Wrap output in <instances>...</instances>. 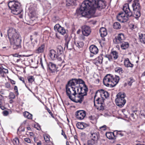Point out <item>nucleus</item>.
Returning a JSON list of instances; mask_svg holds the SVG:
<instances>
[{"label":"nucleus","mask_w":145,"mask_h":145,"mask_svg":"<svg viewBox=\"0 0 145 145\" xmlns=\"http://www.w3.org/2000/svg\"><path fill=\"white\" fill-rule=\"evenodd\" d=\"M105 99H104L102 98L101 97V98L99 97L98 98L96 99V101H95V103L96 102V103H97V105L99 104H101V102L102 101H103V103H104V101ZM95 106H96V105H94Z\"/></svg>","instance_id":"nucleus-38"},{"label":"nucleus","mask_w":145,"mask_h":145,"mask_svg":"<svg viewBox=\"0 0 145 145\" xmlns=\"http://www.w3.org/2000/svg\"><path fill=\"white\" fill-rule=\"evenodd\" d=\"M30 39L31 40V41H32V40H33V36L32 35H31L30 36Z\"/></svg>","instance_id":"nucleus-60"},{"label":"nucleus","mask_w":145,"mask_h":145,"mask_svg":"<svg viewBox=\"0 0 145 145\" xmlns=\"http://www.w3.org/2000/svg\"><path fill=\"white\" fill-rule=\"evenodd\" d=\"M7 32L8 38L13 48L17 49L20 48L22 40L19 33L12 28H10Z\"/></svg>","instance_id":"nucleus-4"},{"label":"nucleus","mask_w":145,"mask_h":145,"mask_svg":"<svg viewBox=\"0 0 145 145\" xmlns=\"http://www.w3.org/2000/svg\"><path fill=\"white\" fill-rule=\"evenodd\" d=\"M89 49L90 52L93 54H91L90 56L91 57H93L94 54H96L98 52V49L96 46L95 45H91L89 48Z\"/></svg>","instance_id":"nucleus-15"},{"label":"nucleus","mask_w":145,"mask_h":145,"mask_svg":"<svg viewBox=\"0 0 145 145\" xmlns=\"http://www.w3.org/2000/svg\"><path fill=\"white\" fill-rule=\"evenodd\" d=\"M27 79L29 82L31 84H32L35 80L34 78L32 76H30L27 77Z\"/></svg>","instance_id":"nucleus-40"},{"label":"nucleus","mask_w":145,"mask_h":145,"mask_svg":"<svg viewBox=\"0 0 145 145\" xmlns=\"http://www.w3.org/2000/svg\"><path fill=\"white\" fill-rule=\"evenodd\" d=\"M76 80L78 82L77 83L79 86L78 87V90L77 92L76 100L77 102H78V103H81L84 100V96L87 95L88 88L85 85V82L82 80L76 79Z\"/></svg>","instance_id":"nucleus-5"},{"label":"nucleus","mask_w":145,"mask_h":145,"mask_svg":"<svg viewBox=\"0 0 145 145\" xmlns=\"http://www.w3.org/2000/svg\"><path fill=\"white\" fill-rule=\"evenodd\" d=\"M37 145H41V143L40 141L39 142H38L37 143Z\"/></svg>","instance_id":"nucleus-63"},{"label":"nucleus","mask_w":145,"mask_h":145,"mask_svg":"<svg viewBox=\"0 0 145 145\" xmlns=\"http://www.w3.org/2000/svg\"><path fill=\"white\" fill-rule=\"evenodd\" d=\"M34 46L32 43H26L24 45V48L26 50H30L33 49Z\"/></svg>","instance_id":"nucleus-21"},{"label":"nucleus","mask_w":145,"mask_h":145,"mask_svg":"<svg viewBox=\"0 0 145 145\" xmlns=\"http://www.w3.org/2000/svg\"><path fill=\"white\" fill-rule=\"evenodd\" d=\"M106 7L103 0H85L80 6V9L76 10L78 14H81L84 16L88 14H92L95 12V10H100Z\"/></svg>","instance_id":"nucleus-1"},{"label":"nucleus","mask_w":145,"mask_h":145,"mask_svg":"<svg viewBox=\"0 0 145 145\" xmlns=\"http://www.w3.org/2000/svg\"><path fill=\"white\" fill-rule=\"evenodd\" d=\"M54 29L62 35H64L66 33L65 29L64 27L61 26L59 24H56L54 26Z\"/></svg>","instance_id":"nucleus-14"},{"label":"nucleus","mask_w":145,"mask_h":145,"mask_svg":"<svg viewBox=\"0 0 145 145\" xmlns=\"http://www.w3.org/2000/svg\"><path fill=\"white\" fill-rule=\"evenodd\" d=\"M138 37L140 41L144 43H145V34L139 33Z\"/></svg>","instance_id":"nucleus-27"},{"label":"nucleus","mask_w":145,"mask_h":145,"mask_svg":"<svg viewBox=\"0 0 145 145\" xmlns=\"http://www.w3.org/2000/svg\"><path fill=\"white\" fill-rule=\"evenodd\" d=\"M86 124L83 122H78L76 125L77 127L80 129H83L86 127Z\"/></svg>","instance_id":"nucleus-26"},{"label":"nucleus","mask_w":145,"mask_h":145,"mask_svg":"<svg viewBox=\"0 0 145 145\" xmlns=\"http://www.w3.org/2000/svg\"><path fill=\"white\" fill-rule=\"evenodd\" d=\"M108 58L109 60L110 61H111L112 58H113L112 57H111V55H110V56H108Z\"/></svg>","instance_id":"nucleus-57"},{"label":"nucleus","mask_w":145,"mask_h":145,"mask_svg":"<svg viewBox=\"0 0 145 145\" xmlns=\"http://www.w3.org/2000/svg\"><path fill=\"white\" fill-rule=\"evenodd\" d=\"M110 55H111V57H112L114 60L117 59L118 57V53L116 51L112 52Z\"/></svg>","instance_id":"nucleus-30"},{"label":"nucleus","mask_w":145,"mask_h":145,"mask_svg":"<svg viewBox=\"0 0 145 145\" xmlns=\"http://www.w3.org/2000/svg\"><path fill=\"white\" fill-rule=\"evenodd\" d=\"M45 49V45L44 44H42L41 46H39L35 51V53L39 54L40 53L43 52Z\"/></svg>","instance_id":"nucleus-20"},{"label":"nucleus","mask_w":145,"mask_h":145,"mask_svg":"<svg viewBox=\"0 0 145 145\" xmlns=\"http://www.w3.org/2000/svg\"><path fill=\"white\" fill-rule=\"evenodd\" d=\"M5 86L7 88H9L10 87V84L8 83L7 82L5 83Z\"/></svg>","instance_id":"nucleus-53"},{"label":"nucleus","mask_w":145,"mask_h":145,"mask_svg":"<svg viewBox=\"0 0 145 145\" xmlns=\"http://www.w3.org/2000/svg\"><path fill=\"white\" fill-rule=\"evenodd\" d=\"M103 58L102 56H99L94 60L93 62L96 65H97L98 63L102 64L103 62Z\"/></svg>","instance_id":"nucleus-24"},{"label":"nucleus","mask_w":145,"mask_h":145,"mask_svg":"<svg viewBox=\"0 0 145 145\" xmlns=\"http://www.w3.org/2000/svg\"><path fill=\"white\" fill-rule=\"evenodd\" d=\"M65 40H66V43L65 44V45L66 46L67 48L69 49H71V48H69L68 47V44L69 41V39H68L67 38H66L65 39Z\"/></svg>","instance_id":"nucleus-44"},{"label":"nucleus","mask_w":145,"mask_h":145,"mask_svg":"<svg viewBox=\"0 0 145 145\" xmlns=\"http://www.w3.org/2000/svg\"><path fill=\"white\" fill-rule=\"evenodd\" d=\"M112 75L110 74H108L106 75L104 78L103 80V83L104 85L107 86L113 87V85H112Z\"/></svg>","instance_id":"nucleus-10"},{"label":"nucleus","mask_w":145,"mask_h":145,"mask_svg":"<svg viewBox=\"0 0 145 145\" xmlns=\"http://www.w3.org/2000/svg\"><path fill=\"white\" fill-rule=\"evenodd\" d=\"M81 29L83 35L87 37L89 35L91 32V29L89 26L84 25L82 27Z\"/></svg>","instance_id":"nucleus-12"},{"label":"nucleus","mask_w":145,"mask_h":145,"mask_svg":"<svg viewBox=\"0 0 145 145\" xmlns=\"http://www.w3.org/2000/svg\"><path fill=\"white\" fill-rule=\"evenodd\" d=\"M97 93H99L101 97L105 99V98L106 99L109 96V94L107 91L102 89L98 90L96 92L94 97V103L95 105V100L96 99V95Z\"/></svg>","instance_id":"nucleus-9"},{"label":"nucleus","mask_w":145,"mask_h":145,"mask_svg":"<svg viewBox=\"0 0 145 145\" xmlns=\"http://www.w3.org/2000/svg\"><path fill=\"white\" fill-rule=\"evenodd\" d=\"M24 116L28 119H31L32 118V115L27 112L25 111L23 113Z\"/></svg>","instance_id":"nucleus-33"},{"label":"nucleus","mask_w":145,"mask_h":145,"mask_svg":"<svg viewBox=\"0 0 145 145\" xmlns=\"http://www.w3.org/2000/svg\"><path fill=\"white\" fill-rule=\"evenodd\" d=\"M19 79L20 80L22 81L23 83H24L26 85V84L24 81V79L23 77L20 76L19 77Z\"/></svg>","instance_id":"nucleus-46"},{"label":"nucleus","mask_w":145,"mask_h":145,"mask_svg":"<svg viewBox=\"0 0 145 145\" xmlns=\"http://www.w3.org/2000/svg\"><path fill=\"white\" fill-rule=\"evenodd\" d=\"M125 39L124 34L122 33L119 34L117 37H115L113 40V42L115 44H119L123 41Z\"/></svg>","instance_id":"nucleus-11"},{"label":"nucleus","mask_w":145,"mask_h":145,"mask_svg":"<svg viewBox=\"0 0 145 145\" xmlns=\"http://www.w3.org/2000/svg\"><path fill=\"white\" fill-rule=\"evenodd\" d=\"M65 48L63 49L61 45L58 46L56 47V50L58 55V60L59 61H63V62L65 59V55L63 54V51Z\"/></svg>","instance_id":"nucleus-8"},{"label":"nucleus","mask_w":145,"mask_h":145,"mask_svg":"<svg viewBox=\"0 0 145 145\" xmlns=\"http://www.w3.org/2000/svg\"><path fill=\"white\" fill-rule=\"evenodd\" d=\"M106 135L107 137L110 139H113L114 137H115L114 133H112L111 132H107L106 133Z\"/></svg>","instance_id":"nucleus-29"},{"label":"nucleus","mask_w":145,"mask_h":145,"mask_svg":"<svg viewBox=\"0 0 145 145\" xmlns=\"http://www.w3.org/2000/svg\"><path fill=\"white\" fill-rule=\"evenodd\" d=\"M8 72L7 69L4 68L3 66L0 65V74L2 77H5L7 73Z\"/></svg>","instance_id":"nucleus-19"},{"label":"nucleus","mask_w":145,"mask_h":145,"mask_svg":"<svg viewBox=\"0 0 145 145\" xmlns=\"http://www.w3.org/2000/svg\"><path fill=\"white\" fill-rule=\"evenodd\" d=\"M124 64L125 66L127 67H133L134 65L133 64L130 62L129 59L127 58L125 59Z\"/></svg>","instance_id":"nucleus-23"},{"label":"nucleus","mask_w":145,"mask_h":145,"mask_svg":"<svg viewBox=\"0 0 145 145\" xmlns=\"http://www.w3.org/2000/svg\"><path fill=\"white\" fill-rule=\"evenodd\" d=\"M98 137L97 133L95 132H91L89 135V138L93 139L97 141Z\"/></svg>","instance_id":"nucleus-25"},{"label":"nucleus","mask_w":145,"mask_h":145,"mask_svg":"<svg viewBox=\"0 0 145 145\" xmlns=\"http://www.w3.org/2000/svg\"><path fill=\"white\" fill-rule=\"evenodd\" d=\"M116 97L115 100L116 105L120 107H123L126 102V101L124 99L125 97V93L119 92L117 95Z\"/></svg>","instance_id":"nucleus-7"},{"label":"nucleus","mask_w":145,"mask_h":145,"mask_svg":"<svg viewBox=\"0 0 145 145\" xmlns=\"http://www.w3.org/2000/svg\"><path fill=\"white\" fill-rule=\"evenodd\" d=\"M106 125H104L100 127V128H103V130H105L106 129Z\"/></svg>","instance_id":"nucleus-55"},{"label":"nucleus","mask_w":145,"mask_h":145,"mask_svg":"<svg viewBox=\"0 0 145 145\" xmlns=\"http://www.w3.org/2000/svg\"><path fill=\"white\" fill-rule=\"evenodd\" d=\"M131 118L133 120L135 119V116L134 114L133 113L131 114V116H130Z\"/></svg>","instance_id":"nucleus-52"},{"label":"nucleus","mask_w":145,"mask_h":145,"mask_svg":"<svg viewBox=\"0 0 145 145\" xmlns=\"http://www.w3.org/2000/svg\"><path fill=\"white\" fill-rule=\"evenodd\" d=\"M81 32V30L80 29H78L77 31V33L78 34H79Z\"/></svg>","instance_id":"nucleus-61"},{"label":"nucleus","mask_w":145,"mask_h":145,"mask_svg":"<svg viewBox=\"0 0 145 145\" xmlns=\"http://www.w3.org/2000/svg\"><path fill=\"white\" fill-rule=\"evenodd\" d=\"M75 115L78 119L82 120L86 116V112L83 110H78L76 112Z\"/></svg>","instance_id":"nucleus-13"},{"label":"nucleus","mask_w":145,"mask_h":145,"mask_svg":"<svg viewBox=\"0 0 145 145\" xmlns=\"http://www.w3.org/2000/svg\"><path fill=\"white\" fill-rule=\"evenodd\" d=\"M121 43V47L122 49L125 50L128 48L129 46V44L127 42L123 41Z\"/></svg>","instance_id":"nucleus-28"},{"label":"nucleus","mask_w":145,"mask_h":145,"mask_svg":"<svg viewBox=\"0 0 145 145\" xmlns=\"http://www.w3.org/2000/svg\"><path fill=\"white\" fill-rule=\"evenodd\" d=\"M30 135L31 136H33L34 135L33 133V132H30L29 133Z\"/></svg>","instance_id":"nucleus-64"},{"label":"nucleus","mask_w":145,"mask_h":145,"mask_svg":"<svg viewBox=\"0 0 145 145\" xmlns=\"http://www.w3.org/2000/svg\"><path fill=\"white\" fill-rule=\"evenodd\" d=\"M101 104H99L97 105H96V108L97 109L99 110H103L104 109V107L103 106L104 104L103 101H101Z\"/></svg>","instance_id":"nucleus-31"},{"label":"nucleus","mask_w":145,"mask_h":145,"mask_svg":"<svg viewBox=\"0 0 145 145\" xmlns=\"http://www.w3.org/2000/svg\"><path fill=\"white\" fill-rule=\"evenodd\" d=\"M12 142L14 145H18L19 143V139L17 137L14 138L12 140Z\"/></svg>","instance_id":"nucleus-39"},{"label":"nucleus","mask_w":145,"mask_h":145,"mask_svg":"<svg viewBox=\"0 0 145 145\" xmlns=\"http://www.w3.org/2000/svg\"><path fill=\"white\" fill-rule=\"evenodd\" d=\"M84 45V43L82 42H74V45L78 47L79 48H80L82 47Z\"/></svg>","instance_id":"nucleus-36"},{"label":"nucleus","mask_w":145,"mask_h":145,"mask_svg":"<svg viewBox=\"0 0 145 145\" xmlns=\"http://www.w3.org/2000/svg\"><path fill=\"white\" fill-rule=\"evenodd\" d=\"M14 90L16 92V93H17V95L18 94V88L17 86H15L14 87Z\"/></svg>","instance_id":"nucleus-49"},{"label":"nucleus","mask_w":145,"mask_h":145,"mask_svg":"<svg viewBox=\"0 0 145 145\" xmlns=\"http://www.w3.org/2000/svg\"><path fill=\"white\" fill-rule=\"evenodd\" d=\"M48 70L51 72L53 73L56 71V64L52 62H50L48 65Z\"/></svg>","instance_id":"nucleus-17"},{"label":"nucleus","mask_w":145,"mask_h":145,"mask_svg":"<svg viewBox=\"0 0 145 145\" xmlns=\"http://www.w3.org/2000/svg\"><path fill=\"white\" fill-rule=\"evenodd\" d=\"M9 98L10 99H14L15 97L14 94L13 93H11L9 94Z\"/></svg>","instance_id":"nucleus-43"},{"label":"nucleus","mask_w":145,"mask_h":145,"mask_svg":"<svg viewBox=\"0 0 145 145\" xmlns=\"http://www.w3.org/2000/svg\"><path fill=\"white\" fill-rule=\"evenodd\" d=\"M44 138L45 141L46 142L49 141L50 140L49 138L47 136H44Z\"/></svg>","instance_id":"nucleus-48"},{"label":"nucleus","mask_w":145,"mask_h":145,"mask_svg":"<svg viewBox=\"0 0 145 145\" xmlns=\"http://www.w3.org/2000/svg\"><path fill=\"white\" fill-rule=\"evenodd\" d=\"M47 111H48V112H49V113L52 116L53 115V114H52V113L51 112V111H50V109L49 108H48L47 109Z\"/></svg>","instance_id":"nucleus-56"},{"label":"nucleus","mask_w":145,"mask_h":145,"mask_svg":"<svg viewBox=\"0 0 145 145\" xmlns=\"http://www.w3.org/2000/svg\"><path fill=\"white\" fill-rule=\"evenodd\" d=\"M112 79H111L112 83H111L113 87L115 86L118 82L120 80L119 76L117 75H115L114 76L112 75Z\"/></svg>","instance_id":"nucleus-18"},{"label":"nucleus","mask_w":145,"mask_h":145,"mask_svg":"<svg viewBox=\"0 0 145 145\" xmlns=\"http://www.w3.org/2000/svg\"><path fill=\"white\" fill-rule=\"evenodd\" d=\"M140 114L141 116L145 118V111L144 110L141 111L140 112Z\"/></svg>","instance_id":"nucleus-45"},{"label":"nucleus","mask_w":145,"mask_h":145,"mask_svg":"<svg viewBox=\"0 0 145 145\" xmlns=\"http://www.w3.org/2000/svg\"><path fill=\"white\" fill-rule=\"evenodd\" d=\"M116 72H118L120 74H121L124 72V71L122 68L120 67H117L115 69Z\"/></svg>","instance_id":"nucleus-34"},{"label":"nucleus","mask_w":145,"mask_h":145,"mask_svg":"<svg viewBox=\"0 0 145 145\" xmlns=\"http://www.w3.org/2000/svg\"><path fill=\"white\" fill-rule=\"evenodd\" d=\"M24 140L25 142L28 143H30L31 142L30 139L28 138H25Z\"/></svg>","instance_id":"nucleus-47"},{"label":"nucleus","mask_w":145,"mask_h":145,"mask_svg":"<svg viewBox=\"0 0 145 145\" xmlns=\"http://www.w3.org/2000/svg\"><path fill=\"white\" fill-rule=\"evenodd\" d=\"M114 28L116 29H120L121 27V26L120 23L117 22H115L113 25Z\"/></svg>","instance_id":"nucleus-35"},{"label":"nucleus","mask_w":145,"mask_h":145,"mask_svg":"<svg viewBox=\"0 0 145 145\" xmlns=\"http://www.w3.org/2000/svg\"><path fill=\"white\" fill-rule=\"evenodd\" d=\"M134 81L133 78H130L128 80L127 83L128 85L129 86H131L132 83H133Z\"/></svg>","instance_id":"nucleus-42"},{"label":"nucleus","mask_w":145,"mask_h":145,"mask_svg":"<svg viewBox=\"0 0 145 145\" xmlns=\"http://www.w3.org/2000/svg\"><path fill=\"white\" fill-rule=\"evenodd\" d=\"M80 39H82L83 40H85V37H84V36H82V35L80 37Z\"/></svg>","instance_id":"nucleus-58"},{"label":"nucleus","mask_w":145,"mask_h":145,"mask_svg":"<svg viewBox=\"0 0 145 145\" xmlns=\"http://www.w3.org/2000/svg\"><path fill=\"white\" fill-rule=\"evenodd\" d=\"M48 55L52 60H54L56 59L58 60V55L55 50L52 49L50 50Z\"/></svg>","instance_id":"nucleus-16"},{"label":"nucleus","mask_w":145,"mask_h":145,"mask_svg":"<svg viewBox=\"0 0 145 145\" xmlns=\"http://www.w3.org/2000/svg\"><path fill=\"white\" fill-rule=\"evenodd\" d=\"M121 131H117V130H116V131H114V133L115 132H116V134H117L118 133V132H121Z\"/></svg>","instance_id":"nucleus-62"},{"label":"nucleus","mask_w":145,"mask_h":145,"mask_svg":"<svg viewBox=\"0 0 145 145\" xmlns=\"http://www.w3.org/2000/svg\"><path fill=\"white\" fill-rule=\"evenodd\" d=\"M2 97V96L0 94V108L2 110H4L5 109V107L2 105V100L1 99Z\"/></svg>","instance_id":"nucleus-41"},{"label":"nucleus","mask_w":145,"mask_h":145,"mask_svg":"<svg viewBox=\"0 0 145 145\" xmlns=\"http://www.w3.org/2000/svg\"><path fill=\"white\" fill-rule=\"evenodd\" d=\"M8 114V112L6 110H5L3 112V114L4 116H7Z\"/></svg>","instance_id":"nucleus-50"},{"label":"nucleus","mask_w":145,"mask_h":145,"mask_svg":"<svg viewBox=\"0 0 145 145\" xmlns=\"http://www.w3.org/2000/svg\"><path fill=\"white\" fill-rule=\"evenodd\" d=\"M99 33L101 37H103L106 36L107 34L106 29L104 27H101L99 29Z\"/></svg>","instance_id":"nucleus-22"},{"label":"nucleus","mask_w":145,"mask_h":145,"mask_svg":"<svg viewBox=\"0 0 145 145\" xmlns=\"http://www.w3.org/2000/svg\"><path fill=\"white\" fill-rule=\"evenodd\" d=\"M3 49H5L6 50H7L9 49V48L8 46H5L2 47Z\"/></svg>","instance_id":"nucleus-59"},{"label":"nucleus","mask_w":145,"mask_h":145,"mask_svg":"<svg viewBox=\"0 0 145 145\" xmlns=\"http://www.w3.org/2000/svg\"><path fill=\"white\" fill-rule=\"evenodd\" d=\"M97 141L95 140V139L94 140L89 138L88 141V145H93Z\"/></svg>","instance_id":"nucleus-37"},{"label":"nucleus","mask_w":145,"mask_h":145,"mask_svg":"<svg viewBox=\"0 0 145 145\" xmlns=\"http://www.w3.org/2000/svg\"><path fill=\"white\" fill-rule=\"evenodd\" d=\"M61 135L63 136L66 139L67 138V136L63 130H62Z\"/></svg>","instance_id":"nucleus-51"},{"label":"nucleus","mask_w":145,"mask_h":145,"mask_svg":"<svg viewBox=\"0 0 145 145\" xmlns=\"http://www.w3.org/2000/svg\"><path fill=\"white\" fill-rule=\"evenodd\" d=\"M8 6L14 14L18 15L22 11L20 3L18 1H10L8 3Z\"/></svg>","instance_id":"nucleus-6"},{"label":"nucleus","mask_w":145,"mask_h":145,"mask_svg":"<svg viewBox=\"0 0 145 145\" xmlns=\"http://www.w3.org/2000/svg\"><path fill=\"white\" fill-rule=\"evenodd\" d=\"M133 8V14L130 10L129 4L126 3L123 6V12L120 13L117 16V20L121 22H126L128 20L129 18L133 16L136 18L140 16L141 7L138 0H134L132 5Z\"/></svg>","instance_id":"nucleus-2"},{"label":"nucleus","mask_w":145,"mask_h":145,"mask_svg":"<svg viewBox=\"0 0 145 145\" xmlns=\"http://www.w3.org/2000/svg\"><path fill=\"white\" fill-rule=\"evenodd\" d=\"M77 0H66V5L68 6L75 5Z\"/></svg>","instance_id":"nucleus-32"},{"label":"nucleus","mask_w":145,"mask_h":145,"mask_svg":"<svg viewBox=\"0 0 145 145\" xmlns=\"http://www.w3.org/2000/svg\"><path fill=\"white\" fill-rule=\"evenodd\" d=\"M77 82L76 79H73L68 82L66 87L67 95L71 100L76 103H78L76 100L79 86Z\"/></svg>","instance_id":"nucleus-3"},{"label":"nucleus","mask_w":145,"mask_h":145,"mask_svg":"<svg viewBox=\"0 0 145 145\" xmlns=\"http://www.w3.org/2000/svg\"><path fill=\"white\" fill-rule=\"evenodd\" d=\"M9 80L12 84H15V82L14 80L10 79H9Z\"/></svg>","instance_id":"nucleus-54"}]
</instances>
